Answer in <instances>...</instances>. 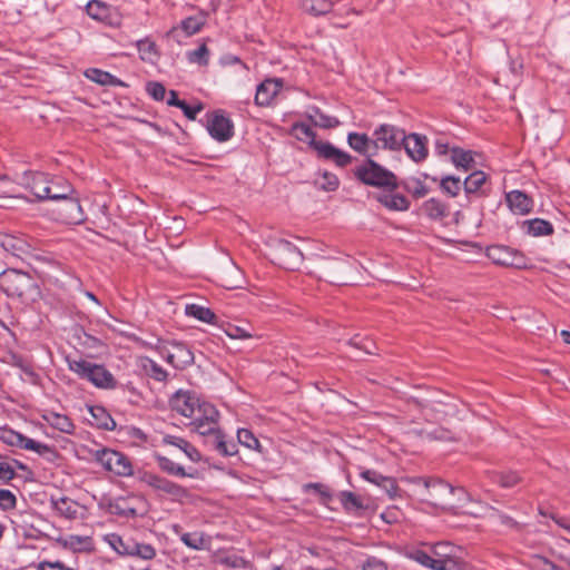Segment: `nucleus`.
Instances as JSON below:
<instances>
[{
    "label": "nucleus",
    "mask_w": 570,
    "mask_h": 570,
    "mask_svg": "<svg viewBox=\"0 0 570 570\" xmlns=\"http://www.w3.org/2000/svg\"><path fill=\"white\" fill-rule=\"evenodd\" d=\"M428 438H430L431 440H436V441H456L459 439V436L448 430V429H444V428H436L434 429L433 431L429 432L428 433Z\"/></svg>",
    "instance_id": "obj_53"
},
{
    "label": "nucleus",
    "mask_w": 570,
    "mask_h": 570,
    "mask_svg": "<svg viewBox=\"0 0 570 570\" xmlns=\"http://www.w3.org/2000/svg\"><path fill=\"white\" fill-rule=\"evenodd\" d=\"M283 86L281 79H266L262 83L258 85L256 95H255V104L257 106H268L278 94Z\"/></svg>",
    "instance_id": "obj_18"
},
{
    "label": "nucleus",
    "mask_w": 570,
    "mask_h": 570,
    "mask_svg": "<svg viewBox=\"0 0 570 570\" xmlns=\"http://www.w3.org/2000/svg\"><path fill=\"white\" fill-rule=\"evenodd\" d=\"M87 13L99 21H104L109 16V7L99 0H91L86 6Z\"/></svg>",
    "instance_id": "obj_40"
},
{
    "label": "nucleus",
    "mask_w": 570,
    "mask_h": 570,
    "mask_svg": "<svg viewBox=\"0 0 570 570\" xmlns=\"http://www.w3.org/2000/svg\"><path fill=\"white\" fill-rule=\"evenodd\" d=\"M95 459L108 471L119 476H129L132 474L130 460L121 452L100 449L95 452Z\"/></svg>",
    "instance_id": "obj_8"
},
{
    "label": "nucleus",
    "mask_w": 570,
    "mask_h": 570,
    "mask_svg": "<svg viewBox=\"0 0 570 570\" xmlns=\"http://www.w3.org/2000/svg\"><path fill=\"white\" fill-rule=\"evenodd\" d=\"M523 226L527 228V233L532 236H543L553 233V227L551 223L540 218L525 220L523 223Z\"/></svg>",
    "instance_id": "obj_32"
},
{
    "label": "nucleus",
    "mask_w": 570,
    "mask_h": 570,
    "mask_svg": "<svg viewBox=\"0 0 570 570\" xmlns=\"http://www.w3.org/2000/svg\"><path fill=\"white\" fill-rule=\"evenodd\" d=\"M507 203L510 209L518 215H525L531 212L533 202L521 190H512L507 194Z\"/></svg>",
    "instance_id": "obj_22"
},
{
    "label": "nucleus",
    "mask_w": 570,
    "mask_h": 570,
    "mask_svg": "<svg viewBox=\"0 0 570 570\" xmlns=\"http://www.w3.org/2000/svg\"><path fill=\"white\" fill-rule=\"evenodd\" d=\"M219 416L218 411L216 407L207 402H200L196 410L195 416L190 417L191 421L195 419H200L203 422L206 421H217Z\"/></svg>",
    "instance_id": "obj_43"
},
{
    "label": "nucleus",
    "mask_w": 570,
    "mask_h": 570,
    "mask_svg": "<svg viewBox=\"0 0 570 570\" xmlns=\"http://www.w3.org/2000/svg\"><path fill=\"white\" fill-rule=\"evenodd\" d=\"M157 463L159 465V468L168 473V474H171V475H175V476H194L193 473H187L184 469V466L175 463L173 460L166 458V456H160L158 455L157 456Z\"/></svg>",
    "instance_id": "obj_37"
},
{
    "label": "nucleus",
    "mask_w": 570,
    "mask_h": 570,
    "mask_svg": "<svg viewBox=\"0 0 570 570\" xmlns=\"http://www.w3.org/2000/svg\"><path fill=\"white\" fill-rule=\"evenodd\" d=\"M57 542L63 548L71 549L73 551H80L86 546L90 544L89 537L69 535L68 538H58Z\"/></svg>",
    "instance_id": "obj_42"
},
{
    "label": "nucleus",
    "mask_w": 570,
    "mask_h": 570,
    "mask_svg": "<svg viewBox=\"0 0 570 570\" xmlns=\"http://www.w3.org/2000/svg\"><path fill=\"white\" fill-rule=\"evenodd\" d=\"M39 570H75L65 566L60 561H41L38 566Z\"/></svg>",
    "instance_id": "obj_64"
},
{
    "label": "nucleus",
    "mask_w": 570,
    "mask_h": 570,
    "mask_svg": "<svg viewBox=\"0 0 570 570\" xmlns=\"http://www.w3.org/2000/svg\"><path fill=\"white\" fill-rule=\"evenodd\" d=\"M340 501L343 508L350 512L365 509L362 499L350 491H342L340 493Z\"/></svg>",
    "instance_id": "obj_39"
},
{
    "label": "nucleus",
    "mask_w": 570,
    "mask_h": 570,
    "mask_svg": "<svg viewBox=\"0 0 570 570\" xmlns=\"http://www.w3.org/2000/svg\"><path fill=\"white\" fill-rule=\"evenodd\" d=\"M475 153L471 150H464L459 147H454L451 149V160L456 168H462L464 170H472L475 168L476 164L474 160Z\"/></svg>",
    "instance_id": "obj_24"
},
{
    "label": "nucleus",
    "mask_w": 570,
    "mask_h": 570,
    "mask_svg": "<svg viewBox=\"0 0 570 570\" xmlns=\"http://www.w3.org/2000/svg\"><path fill=\"white\" fill-rule=\"evenodd\" d=\"M441 188L444 193L454 197L461 189V180L454 176H446L441 180Z\"/></svg>",
    "instance_id": "obj_49"
},
{
    "label": "nucleus",
    "mask_w": 570,
    "mask_h": 570,
    "mask_svg": "<svg viewBox=\"0 0 570 570\" xmlns=\"http://www.w3.org/2000/svg\"><path fill=\"white\" fill-rule=\"evenodd\" d=\"M347 142L355 151L366 156L372 155L371 149L373 148V139H370L367 135L350 132L347 136Z\"/></svg>",
    "instance_id": "obj_27"
},
{
    "label": "nucleus",
    "mask_w": 570,
    "mask_h": 570,
    "mask_svg": "<svg viewBox=\"0 0 570 570\" xmlns=\"http://www.w3.org/2000/svg\"><path fill=\"white\" fill-rule=\"evenodd\" d=\"M355 177L363 184L393 190L397 187L396 176L389 169L367 159L362 166L354 170Z\"/></svg>",
    "instance_id": "obj_5"
},
{
    "label": "nucleus",
    "mask_w": 570,
    "mask_h": 570,
    "mask_svg": "<svg viewBox=\"0 0 570 570\" xmlns=\"http://www.w3.org/2000/svg\"><path fill=\"white\" fill-rule=\"evenodd\" d=\"M307 117L315 126L321 128L330 129L340 125L337 118L323 114L318 108H312Z\"/></svg>",
    "instance_id": "obj_33"
},
{
    "label": "nucleus",
    "mask_w": 570,
    "mask_h": 570,
    "mask_svg": "<svg viewBox=\"0 0 570 570\" xmlns=\"http://www.w3.org/2000/svg\"><path fill=\"white\" fill-rule=\"evenodd\" d=\"M413 559L433 570H455L459 567V562L455 559H435L422 550L415 551Z\"/></svg>",
    "instance_id": "obj_20"
},
{
    "label": "nucleus",
    "mask_w": 570,
    "mask_h": 570,
    "mask_svg": "<svg viewBox=\"0 0 570 570\" xmlns=\"http://www.w3.org/2000/svg\"><path fill=\"white\" fill-rule=\"evenodd\" d=\"M361 476L364 480L382 488L390 498H394L396 495L397 485L393 478L384 476L374 470H364L361 472Z\"/></svg>",
    "instance_id": "obj_21"
},
{
    "label": "nucleus",
    "mask_w": 570,
    "mask_h": 570,
    "mask_svg": "<svg viewBox=\"0 0 570 570\" xmlns=\"http://www.w3.org/2000/svg\"><path fill=\"white\" fill-rule=\"evenodd\" d=\"M430 502L444 510L456 512L469 501V494L463 488H454L442 480L425 482Z\"/></svg>",
    "instance_id": "obj_2"
},
{
    "label": "nucleus",
    "mask_w": 570,
    "mask_h": 570,
    "mask_svg": "<svg viewBox=\"0 0 570 570\" xmlns=\"http://www.w3.org/2000/svg\"><path fill=\"white\" fill-rule=\"evenodd\" d=\"M179 108L183 110L184 115L189 120H195L197 115L203 110V105L198 104V105L191 107V106L187 105L186 101H183L181 105L179 106Z\"/></svg>",
    "instance_id": "obj_61"
},
{
    "label": "nucleus",
    "mask_w": 570,
    "mask_h": 570,
    "mask_svg": "<svg viewBox=\"0 0 570 570\" xmlns=\"http://www.w3.org/2000/svg\"><path fill=\"white\" fill-rule=\"evenodd\" d=\"M487 176L481 170H474L471 173L463 183L464 190L466 194L476 193L481 186L485 183Z\"/></svg>",
    "instance_id": "obj_41"
},
{
    "label": "nucleus",
    "mask_w": 570,
    "mask_h": 570,
    "mask_svg": "<svg viewBox=\"0 0 570 570\" xmlns=\"http://www.w3.org/2000/svg\"><path fill=\"white\" fill-rule=\"evenodd\" d=\"M72 193H68L61 198H51L59 202L57 207V219L65 224L78 225L85 222L86 216L77 198L71 197Z\"/></svg>",
    "instance_id": "obj_10"
},
{
    "label": "nucleus",
    "mask_w": 570,
    "mask_h": 570,
    "mask_svg": "<svg viewBox=\"0 0 570 570\" xmlns=\"http://www.w3.org/2000/svg\"><path fill=\"white\" fill-rule=\"evenodd\" d=\"M148 374L156 381L163 382L167 379V372L156 362L149 360V366L146 367Z\"/></svg>",
    "instance_id": "obj_58"
},
{
    "label": "nucleus",
    "mask_w": 570,
    "mask_h": 570,
    "mask_svg": "<svg viewBox=\"0 0 570 570\" xmlns=\"http://www.w3.org/2000/svg\"><path fill=\"white\" fill-rule=\"evenodd\" d=\"M193 426V430L196 431L199 435L209 436L218 429L217 421H206L203 422L200 419H195L189 423Z\"/></svg>",
    "instance_id": "obj_45"
},
{
    "label": "nucleus",
    "mask_w": 570,
    "mask_h": 570,
    "mask_svg": "<svg viewBox=\"0 0 570 570\" xmlns=\"http://www.w3.org/2000/svg\"><path fill=\"white\" fill-rule=\"evenodd\" d=\"M208 55H209V50L206 47V45H202L196 50L189 51L187 53L188 60L190 62H195L200 66H206L208 63Z\"/></svg>",
    "instance_id": "obj_52"
},
{
    "label": "nucleus",
    "mask_w": 570,
    "mask_h": 570,
    "mask_svg": "<svg viewBox=\"0 0 570 570\" xmlns=\"http://www.w3.org/2000/svg\"><path fill=\"white\" fill-rule=\"evenodd\" d=\"M237 440L240 444L252 450H256L259 446L258 440L255 438L252 431L247 429H239L237 431Z\"/></svg>",
    "instance_id": "obj_51"
},
{
    "label": "nucleus",
    "mask_w": 570,
    "mask_h": 570,
    "mask_svg": "<svg viewBox=\"0 0 570 570\" xmlns=\"http://www.w3.org/2000/svg\"><path fill=\"white\" fill-rule=\"evenodd\" d=\"M140 481L155 491L164 492L175 500H180L188 495L184 487L150 472H144L140 476Z\"/></svg>",
    "instance_id": "obj_13"
},
{
    "label": "nucleus",
    "mask_w": 570,
    "mask_h": 570,
    "mask_svg": "<svg viewBox=\"0 0 570 570\" xmlns=\"http://www.w3.org/2000/svg\"><path fill=\"white\" fill-rule=\"evenodd\" d=\"M207 130L209 135L217 141H227L234 135L233 121L225 116L224 111L216 110L208 118Z\"/></svg>",
    "instance_id": "obj_15"
},
{
    "label": "nucleus",
    "mask_w": 570,
    "mask_h": 570,
    "mask_svg": "<svg viewBox=\"0 0 570 570\" xmlns=\"http://www.w3.org/2000/svg\"><path fill=\"white\" fill-rule=\"evenodd\" d=\"M373 136V149H399L404 140V131L387 124L376 128Z\"/></svg>",
    "instance_id": "obj_12"
},
{
    "label": "nucleus",
    "mask_w": 570,
    "mask_h": 570,
    "mask_svg": "<svg viewBox=\"0 0 570 570\" xmlns=\"http://www.w3.org/2000/svg\"><path fill=\"white\" fill-rule=\"evenodd\" d=\"M305 490H314L317 494L321 495L323 502H327L332 499V493L328 487L322 483H308L305 487Z\"/></svg>",
    "instance_id": "obj_57"
},
{
    "label": "nucleus",
    "mask_w": 570,
    "mask_h": 570,
    "mask_svg": "<svg viewBox=\"0 0 570 570\" xmlns=\"http://www.w3.org/2000/svg\"><path fill=\"white\" fill-rule=\"evenodd\" d=\"M269 256L274 264L295 271L303 263V253L286 239H274L269 245Z\"/></svg>",
    "instance_id": "obj_7"
},
{
    "label": "nucleus",
    "mask_w": 570,
    "mask_h": 570,
    "mask_svg": "<svg viewBox=\"0 0 570 570\" xmlns=\"http://www.w3.org/2000/svg\"><path fill=\"white\" fill-rule=\"evenodd\" d=\"M218 281L225 288H238L243 283V273L240 268L230 259L219 271Z\"/></svg>",
    "instance_id": "obj_19"
},
{
    "label": "nucleus",
    "mask_w": 570,
    "mask_h": 570,
    "mask_svg": "<svg viewBox=\"0 0 570 570\" xmlns=\"http://www.w3.org/2000/svg\"><path fill=\"white\" fill-rule=\"evenodd\" d=\"M20 184L29 189L38 199H51L65 197L68 193H73V188L66 184L63 191H52L48 176L39 171H26L20 178Z\"/></svg>",
    "instance_id": "obj_6"
},
{
    "label": "nucleus",
    "mask_w": 570,
    "mask_h": 570,
    "mask_svg": "<svg viewBox=\"0 0 570 570\" xmlns=\"http://www.w3.org/2000/svg\"><path fill=\"white\" fill-rule=\"evenodd\" d=\"M292 132L299 140L307 141L317 153V156L334 161L340 167H345L352 161V156L327 141L316 140L313 129L304 124L296 122L292 127Z\"/></svg>",
    "instance_id": "obj_3"
},
{
    "label": "nucleus",
    "mask_w": 570,
    "mask_h": 570,
    "mask_svg": "<svg viewBox=\"0 0 570 570\" xmlns=\"http://www.w3.org/2000/svg\"><path fill=\"white\" fill-rule=\"evenodd\" d=\"M226 334L230 337V338H240V340H244V338H249L252 337V334L246 331L245 328L243 327H239V326H235V325H229L228 328L226 330Z\"/></svg>",
    "instance_id": "obj_62"
},
{
    "label": "nucleus",
    "mask_w": 570,
    "mask_h": 570,
    "mask_svg": "<svg viewBox=\"0 0 570 570\" xmlns=\"http://www.w3.org/2000/svg\"><path fill=\"white\" fill-rule=\"evenodd\" d=\"M426 138L417 134H411L410 136L404 135L402 146L406 150V154L411 159L419 163L426 158L428 148L425 145Z\"/></svg>",
    "instance_id": "obj_17"
},
{
    "label": "nucleus",
    "mask_w": 570,
    "mask_h": 570,
    "mask_svg": "<svg viewBox=\"0 0 570 570\" xmlns=\"http://www.w3.org/2000/svg\"><path fill=\"white\" fill-rule=\"evenodd\" d=\"M0 440L4 443L23 450L35 451L40 455L55 454L53 449L45 443L37 442L13 430L4 429L0 432Z\"/></svg>",
    "instance_id": "obj_11"
},
{
    "label": "nucleus",
    "mask_w": 570,
    "mask_h": 570,
    "mask_svg": "<svg viewBox=\"0 0 570 570\" xmlns=\"http://www.w3.org/2000/svg\"><path fill=\"white\" fill-rule=\"evenodd\" d=\"M487 256L497 265L518 269L528 267V259L522 253L503 245H492L488 247Z\"/></svg>",
    "instance_id": "obj_9"
},
{
    "label": "nucleus",
    "mask_w": 570,
    "mask_h": 570,
    "mask_svg": "<svg viewBox=\"0 0 570 570\" xmlns=\"http://www.w3.org/2000/svg\"><path fill=\"white\" fill-rule=\"evenodd\" d=\"M17 504V499L14 497V494L9 491V490H4V489H1L0 490V508L2 510H10V509H13Z\"/></svg>",
    "instance_id": "obj_56"
},
{
    "label": "nucleus",
    "mask_w": 570,
    "mask_h": 570,
    "mask_svg": "<svg viewBox=\"0 0 570 570\" xmlns=\"http://www.w3.org/2000/svg\"><path fill=\"white\" fill-rule=\"evenodd\" d=\"M357 264L348 256H316L312 274L333 285H354L357 283Z\"/></svg>",
    "instance_id": "obj_1"
},
{
    "label": "nucleus",
    "mask_w": 570,
    "mask_h": 570,
    "mask_svg": "<svg viewBox=\"0 0 570 570\" xmlns=\"http://www.w3.org/2000/svg\"><path fill=\"white\" fill-rule=\"evenodd\" d=\"M110 546L114 548V550L122 556H131L132 554V548L131 542H125L121 537L117 534H111L109 540Z\"/></svg>",
    "instance_id": "obj_48"
},
{
    "label": "nucleus",
    "mask_w": 570,
    "mask_h": 570,
    "mask_svg": "<svg viewBox=\"0 0 570 570\" xmlns=\"http://www.w3.org/2000/svg\"><path fill=\"white\" fill-rule=\"evenodd\" d=\"M422 212L432 219L446 216V206L436 198H430L422 205Z\"/></svg>",
    "instance_id": "obj_34"
},
{
    "label": "nucleus",
    "mask_w": 570,
    "mask_h": 570,
    "mask_svg": "<svg viewBox=\"0 0 570 570\" xmlns=\"http://www.w3.org/2000/svg\"><path fill=\"white\" fill-rule=\"evenodd\" d=\"M89 413L91 414L92 419L95 420V424L97 428L106 430V431H112L116 429V422L111 417V415L106 411L102 406H90Z\"/></svg>",
    "instance_id": "obj_26"
},
{
    "label": "nucleus",
    "mask_w": 570,
    "mask_h": 570,
    "mask_svg": "<svg viewBox=\"0 0 570 570\" xmlns=\"http://www.w3.org/2000/svg\"><path fill=\"white\" fill-rule=\"evenodd\" d=\"M301 7L304 12L311 16H323L332 10V0H302Z\"/></svg>",
    "instance_id": "obj_28"
},
{
    "label": "nucleus",
    "mask_w": 570,
    "mask_h": 570,
    "mask_svg": "<svg viewBox=\"0 0 570 570\" xmlns=\"http://www.w3.org/2000/svg\"><path fill=\"white\" fill-rule=\"evenodd\" d=\"M69 370L78 374L81 379L88 380L96 387L114 390L117 387V381L114 375L100 364H95L86 360H69Z\"/></svg>",
    "instance_id": "obj_4"
},
{
    "label": "nucleus",
    "mask_w": 570,
    "mask_h": 570,
    "mask_svg": "<svg viewBox=\"0 0 570 570\" xmlns=\"http://www.w3.org/2000/svg\"><path fill=\"white\" fill-rule=\"evenodd\" d=\"M348 344L355 348L363 351L366 354H374L376 346L375 343L368 338H362L360 335H355L348 341Z\"/></svg>",
    "instance_id": "obj_50"
},
{
    "label": "nucleus",
    "mask_w": 570,
    "mask_h": 570,
    "mask_svg": "<svg viewBox=\"0 0 570 570\" xmlns=\"http://www.w3.org/2000/svg\"><path fill=\"white\" fill-rule=\"evenodd\" d=\"M132 554L140 557L144 560H150L156 556V550L153 546L147 543L131 542Z\"/></svg>",
    "instance_id": "obj_47"
},
{
    "label": "nucleus",
    "mask_w": 570,
    "mask_h": 570,
    "mask_svg": "<svg viewBox=\"0 0 570 570\" xmlns=\"http://www.w3.org/2000/svg\"><path fill=\"white\" fill-rule=\"evenodd\" d=\"M52 507L60 515L67 519H75L77 515L76 503L69 498L63 497L52 500Z\"/></svg>",
    "instance_id": "obj_35"
},
{
    "label": "nucleus",
    "mask_w": 570,
    "mask_h": 570,
    "mask_svg": "<svg viewBox=\"0 0 570 570\" xmlns=\"http://www.w3.org/2000/svg\"><path fill=\"white\" fill-rule=\"evenodd\" d=\"M146 90L157 101L164 100L166 96V88L158 81H149L146 85Z\"/></svg>",
    "instance_id": "obj_55"
},
{
    "label": "nucleus",
    "mask_w": 570,
    "mask_h": 570,
    "mask_svg": "<svg viewBox=\"0 0 570 570\" xmlns=\"http://www.w3.org/2000/svg\"><path fill=\"white\" fill-rule=\"evenodd\" d=\"M490 478L493 482L499 483L502 488H512L521 481V478L517 472L507 471V472H490Z\"/></svg>",
    "instance_id": "obj_38"
},
{
    "label": "nucleus",
    "mask_w": 570,
    "mask_h": 570,
    "mask_svg": "<svg viewBox=\"0 0 570 570\" xmlns=\"http://www.w3.org/2000/svg\"><path fill=\"white\" fill-rule=\"evenodd\" d=\"M137 48L142 60H153V57L156 56L155 43L147 39L139 40Z\"/></svg>",
    "instance_id": "obj_54"
},
{
    "label": "nucleus",
    "mask_w": 570,
    "mask_h": 570,
    "mask_svg": "<svg viewBox=\"0 0 570 570\" xmlns=\"http://www.w3.org/2000/svg\"><path fill=\"white\" fill-rule=\"evenodd\" d=\"M225 436L226 435L219 429H217L214 433L206 438V443L218 452L225 441Z\"/></svg>",
    "instance_id": "obj_60"
},
{
    "label": "nucleus",
    "mask_w": 570,
    "mask_h": 570,
    "mask_svg": "<svg viewBox=\"0 0 570 570\" xmlns=\"http://www.w3.org/2000/svg\"><path fill=\"white\" fill-rule=\"evenodd\" d=\"M43 421H46L53 429L66 433L72 434L75 431V424L65 414L57 413L55 411H45L41 414Z\"/></svg>",
    "instance_id": "obj_23"
},
{
    "label": "nucleus",
    "mask_w": 570,
    "mask_h": 570,
    "mask_svg": "<svg viewBox=\"0 0 570 570\" xmlns=\"http://www.w3.org/2000/svg\"><path fill=\"white\" fill-rule=\"evenodd\" d=\"M200 401L195 394L181 390L170 399L171 409L189 419L195 416Z\"/></svg>",
    "instance_id": "obj_16"
},
{
    "label": "nucleus",
    "mask_w": 570,
    "mask_h": 570,
    "mask_svg": "<svg viewBox=\"0 0 570 570\" xmlns=\"http://www.w3.org/2000/svg\"><path fill=\"white\" fill-rule=\"evenodd\" d=\"M17 283L19 286L17 287V291H19V295H22L24 291L29 289L32 286V281L30 276L22 272H13Z\"/></svg>",
    "instance_id": "obj_59"
},
{
    "label": "nucleus",
    "mask_w": 570,
    "mask_h": 570,
    "mask_svg": "<svg viewBox=\"0 0 570 570\" xmlns=\"http://www.w3.org/2000/svg\"><path fill=\"white\" fill-rule=\"evenodd\" d=\"M340 180L336 175L324 171L318 178L315 179V186L322 190L333 191L337 189Z\"/></svg>",
    "instance_id": "obj_44"
},
{
    "label": "nucleus",
    "mask_w": 570,
    "mask_h": 570,
    "mask_svg": "<svg viewBox=\"0 0 570 570\" xmlns=\"http://www.w3.org/2000/svg\"><path fill=\"white\" fill-rule=\"evenodd\" d=\"M160 353L169 364L179 370L186 368L194 363L193 352L180 342H170L169 347L164 346Z\"/></svg>",
    "instance_id": "obj_14"
},
{
    "label": "nucleus",
    "mask_w": 570,
    "mask_h": 570,
    "mask_svg": "<svg viewBox=\"0 0 570 570\" xmlns=\"http://www.w3.org/2000/svg\"><path fill=\"white\" fill-rule=\"evenodd\" d=\"M180 540L188 547L194 550H203L205 548V538L200 532L193 533H184L180 537Z\"/></svg>",
    "instance_id": "obj_46"
},
{
    "label": "nucleus",
    "mask_w": 570,
    "mask_h": 570,
    "mask_svg": "<svg viewBox=\"0 0 570 570\" xmlns=\"http://www.w3.org/2000/svg\"><path fill=\"white\" fill-rule=\"evenodd\" d=\"M204 24H205L204 16L188 17L180 22L179 27L171 28L170 31L168 32V35L171 37H176V33L180 29L185 32V35L187 37H190L193 35L197 33L198 31H200V29L203 28Z\"/></svg>",
    "instance_id": "obj_25"
},
{
    "label": "nucleus",
    "mask_w": 570,
    "mask_h": 570,
    "mask_svg": "<svg viewBox=\"0 0 570 570\" xmlns=\"http://www.w3.org/2000/svg\"><path fill=\"white\" fill-rule=\"evenodd\" d=\"M185 312L188 316H193L208 324L215 323L216 320V315L214 314V312L200 305L189 304L186 306Z\"/></svg>",
    "instance_id": "obj_36"
},
{
    "label": "nucleus",
    "mask_w": 570,
    "mask_h": 570,
    "mask_svg": "<svg viewBox=\"0 0 570 570\" xmlns=\"http://www.w3.org/2000/svg\"><path fill=\"white\" fill-rule=\"evenodd\" d=\"M164 442L166 444H170V445H174L178 449H180L181 451H184V453L193 461V462H198L200 460V454L199 452L197 451L196 448H194L189 442H187L186 440L181 439V438H178V436H174V435H166L164 438Z\"/></svg>",
    "instance_id": "obj_31"
},
{
    "label": "nucleus",
    "mask_w": 570,
    "mask_h": 570,
    "mask_svg": "<svg viewBox=\"0 0 570 570\" xmlns=\"http://www.w3.org/2000/svg\"><path fill=\"white\" fill-rule=\"evenodd\" d=\"M363 570H387V566L379 558L370 557L363 564Z\"/></svg>",
    "instance_id": "obj_63"
},
{
    "label": "nucleus",
    "mask_w": 570,
    "mask_h": 570,
    "mask_svg": "<svg viewBox=\"0 0 570 570\" xmlns=\"http://www.w3.org/2000/svg\"><path fill=\"white\" fill-rule=\"evenodd\" d=\"M85 75L88 79L102 86H126L120 79L100 69H88Z\"/></svg>",
    "instance_id": "obj_30"
},
{
    "label": "nucleus",
    "mask_w": 570,
    "mask_h": 570,
    "mask_svg": "<svg viewBox=\"0 0 570 570\" xmlns=\"http://www.w3.org/2000/svg\"><path fill=\"white\" fill-rule=\"evenodd\" d=\"M376 199L392 210H406L410 205L407 198L400 194H380Z\"/></svg>",
    "instance_id": "obj_29"
}]
</instances>
